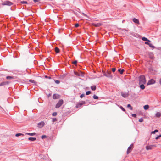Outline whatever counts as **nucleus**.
<instances>
[{
  "instance_id": "nucleus-11",
  "label": "nucleus",
  "mask_w": 161,
  "mask_h": 161,
  "mask_svg": "<svg viewBox=\"0 0 161 161\" xmlns=\"http://www.w3.org/2000/svg\"><path fill=\"white\" fill-rule=\"evenodd\" d=\"M92 25L95 27H98L102 25V24L101 23H98L97 24L93 23Z\"/></svg>"
},
{
  "instance_id": "nucleus-1",
  "label": "nucleus",
  "mask_w": 161,
  "mask_h": 161,
  "mask_svg": "<svg viewBox=\"0 0 161 161\" xmlns=\"http://www.w3.org/2000/svg\"><path fill=\"white\" fill-rule=\"evenodd\" d=\"M139 84H145L146 83V80L145 76L142 75L139 77Z\"/></svg>"
},
{
  "instance_id": "nucleus-33",
  "label": "nucleus",
  "mask_w": 161,
  "mask_h": 161,
  "mask_svg": "<svg viewBox=\"0 0 161 161\" xmlns=\"http://www.w3.org/2000/svg\"><path fill=\"white\" fill-rule=\"evenodd\" d=\"M91 93V92L90 91H88L86 92V95H89Z\"/></svg>"
},
{
  "instance_id": "nucleus-46",
  "label": "nucleus",
  "mask_w": 161,
  "mask_h": 161,
  "mask_svg": "<svg viewBox=\"0 0 161 161\" xmlns=\"http://www.w3.org/2000/svg\"><path fill=\"white\" fill-rule=\"evenodd\" d=\"M40 0H33L34 1V2H38Z\"/></svg>"
},
{
  "instance_id": "nucleus-36",
  "label": "nucleus",
  "mask_w": 161,
  "mask_h": 161,
  "mask_svg": "<svg viewBox=\"0 0 161 161\" xmlns=\"http://www.w3.org/2000/svg\"><path fill=\"white\" fill-rule=\"evenodd\" d=\"M115 70H116L115 68H113L112 69V70L113 72H115Z\"/></svg>"
},
{
  "instance_id": "nucleus-2",
  "label": "nucleus",
  "mask_w": 161,
  "mask_h": 161,
  "mask_svg": "<svg viewBox=\"0 0 161 161\" xmlns=\"http://www.w3.org/2000/svg\"><path fill=\"white\" fill-rule=\"evenodd\" d=\"M111 72L110 71H107L106 73L103 72V74L104 76L106 77L112 78V75L111 74Z\"/></svg>"
},
{
  "instance_id": "nucleus-13",
  "label": "nucleus",
  "mask_w": 161,
  "mask_h": 161,
  "mask_svg": "<svg viewBox=\"0 0 161 161\" xmlns=\"http://www.w3.org/2000/svg\"><path fill=\"white\" fill-rule=\"evenodd\" d=\"M133 21L136 23H137L139 25L140 24L139 20L137 19L134 18L133 19Z\"/></svg>"
},
{
  "instance_id": "nucleus-28",
  "label": "nucleus",
  "mask_w": 161,
  "mask_h": 161,
  "mask_svg": "<svg viewBox=\"0 0 161 161\" xmlns=\"http://www.w3.org/2000/svg\"><path fill=\"white\" fill-rule=\"evenodd\" d=\"M127 107L128 108L130 107V110H132V108L131 107V106L130 104H128Z\"/></svg>"
},
{
  "instance_id": "nucleus-3",
  "label": "nucleus",
  "mask_w": 161,
  "mask_h": 161,
  "mask_svg": "<svg viewBox=\"0 0 161 161\" xmlns=\"http://www.w3.org/2000/svg\"><path fill=\"white\" fill-rule=\"evenodd\" d=\"M63 103V100L62 99L60 100L58 103L56 105V108H58L60 107Z\"/></svg>"
},
{
  "instance_id": "nucleus-21",
  "label": "nucleus",
  "mask_w": 161,
  "mask_h": 161,
  "mask_svg": "<svg viewBox=\"0 0 161 161\" xmlns=\"http://www.w3.org/2000/svg\"><path fill=\"white\" fill-rule=\"evenodd\" d=\"M96 86H91V89L93 91H94L96 89Z\"/></svg>"
},
{
  "instance_id": "nucleus-39",
  "label": "nucleus",
  "mask_w": 161,
  "mask_h": 161,
  "mask_svg": "<svg viewBox=\"0 0 161 161\" xmlns=\"http://www.w3.org/2000/svg\"><path fill=\"white\" fill-rule=\"evenodd\" d=\"M79 26V25L78 24H76L75 25V27H77Z\"/></svg>"
},
{
  "instance_id": "nucleus-22",
  "label": "nucleus",
  "mask_w": 161,
  "mask_h": 161,
  "mask_svg": "<svg viewBox=\"0 0 161 161\" xmlns=\"http://www.w3.org/2000/svg\"><path fill=\"white\" fill-rule=\"evenodd\" d=\"M21 135L24 136V134L22 133H17L16 134L15 136L16 137H19Z\"/></svg>"
},
{
  "instance_id": "nucleus-20",
  "label": "nucleus",
  "mask_w": 161,
  "mask_h": 161,
  "mask_svg": "<svg viewBox=\"0 0 161 161\" xmlns=\"http://www.w3.org/2000/svg\"><path fill=\"white\" fill-rule=\"evenodd\" d=\"M118 71L120 72L121 74H122L123 73V72L124 71V70L123 69L121 70V69H119Z\"/></svg>"
},
{
  "instance_id": "nucleus-37",
  "label": "nucleus",
  "mask_w": 161,
  "mask_h": 161,
  "mask_svg": "<svg viewBox=\"0 0 161 161\" xmlns=\"http://www.w3.org/2000/svg\"><path fill=\"white\" fill-rule=\"evenodd\" d=\"M84 96H85L84 94H81V95H80V97L81 98H82Z\"/></svg>"
},
{
  "instance_id": "nucleus-12",
  "label": "nucleus",
  "mask_w": 161,
  "mask_h": 161,
  "mask_svg": "<svg viewBox=\"0 0 161 161\" xmlns=\"http://www.w3.org/2000/svg\"><path fill=\"white\" fill-rule=\"evenodd\" d=\"M154 146H155L154 145H150V146H146V149L147 150H151L152 149V147H154Z\"/></svg>"
},
{
  "instance_id": "nucleus-5",
  "label": "nucleus",
  "mask_w": 161,
  "mask_h": 161,
  "mask_svg": "<svg viewBox=\"0 0 161 161\" xmlns=\"http://www.w3.org/2000/svg\"><path fill=\"white\" fill-rule=\"evenodd\" d=\"M13 4V3L8 1H6L4 2L3 3L2 5H9L10 6Z\"/></svg>"
},
{
  "instance_id": "nucleus-26",
  "label": "nucleus",
  "mask_w": 161,
  "mask_h": 161,
  "mask_svg": "<svg viewBox=\"0 0 161 161\" xmlns=\"http://www.w3.org/2000/svg\"><path fill=\"white\" fill-rule=\"evenodd\" d=\"M93 98L94 99H97L98 98V97L96 95H94L93 96Z\"/></svg>"
},
{
  "instance_id": "nucleus-19",
  "label": "nucleus",
  "mask_w": 161,
  "mask_h": 161,
  "mask_svg": "<svg viewBox=\"0 0 161 161\" xmlns=\"http://www.w3.org/2000/svg\"><path fill=\"white\" fill-rule=\"evenodd\" d=\"M141 84L140 86V88H141V89H142V90H143L144 89L145 87V86H144L143 85V84Z\"/></svg>"
},
{
  "instance_id": "nucleus-23",
  "label": "nucleus",
  "mask_w": 161,
  "mask_h": 161,
  "mask_svg": "<svg viewBox=\"0 0 161 161\" xmlns=\"http://www.w3.org/2000/svg\"><path fill=\"white\" fill-rule=\"evenodd\" d=\"M26 134L30 136H34L36 134L35 133H26Z\"/></svg>"
},
{
  "instance_id": "nucleus-41",
  "label": "nucleus",
  "mask_w": 161,
  "mask_h": 161,
  "mask_svg": "<svg viewBox=\"0 0 161 161\" xmlns=\"http://www.w3.org/2000/svg\"><path fill=\"white\" fill-rule=\"evenodd\" d=\"M45 77L46 78H48V79H51V77L50 76H45Z\"/></svg>"
},
{
  "instance_id": "nucleus-35",
  "label": "nucleus",
  "mask_w": 161,
  "mask_h": 161,
  "mask_svg": "<svg viewBox=\"0 0 161 161\" xmlns=\"http://www.w3.org/2000/svg\"><path fill=\"white\" fill-rule=\"evenodd\" d=\"M55 82L57 84H59L60 83V81L58 80H56L55 81Z\"/></svg>"
},
{
  "instance_id": "nucleus-42",
  "label": "nucleus",
  "mask_w": 161,
  "mask_h": 161,
  "mask_svg": "<svg viewBox=\"0 0 161 161\" xmlns=\"http://www.w3.org/2000/svg\"><path fill=\"white\" fill-rule=\"evenodd\" d=\"M46 137V135H42V139H43L44 138H45Z\"/></svg>"
},
{
  "instance_id": "nucleus-29",
  "label": "nucleus",
  "mask_w": 161,
  "mask_h": 161,
  "mask_svg": "<svg viewBox=\"0 0 161 161\" xmlns=\"http://www.w3.org/2000/svg\"><path fill=\"white\" fill-rule=\"evenodd\" d=\"M158 130H155L154 131L152 132V134H155V132H158Z\"/></svg>"
},
{
  "instance_id": "nucleus-24",
  "label": "nucleus",
  "mask_w": 161,
  "mask_h": 161,
  "mask_svg": "<svg viewBox=\"0 0 161 161\" xmlns=\"http://www.w3.org/2000/svg\"><path fill=\"white\" fill-rule=\"evenodd\" d=\"M149 46L153 48H154L155 47L154 46H153L152 44L149 43V44L148 45Z\"/></svg>"
},
{
  "instance_id": "nucleus-49",
  "label": "nucleus",
  "mask_w": 161,
  "mask_h": 161,
  "mask_svg": "<svg viewBox=\"0 0 161 161\" xmlns=\"http://www.w3.org/2000/svg\"><path fill=\"white\" fill-rule=\"evenodd\" d=\"M158 138H159V137H158V136L156 137L155 138V139H158Z\"/></svg>"
},
{
  "instance_id": "nucleus-15",
  "label": "nucleus",
  "mask_w": 161,
  "mask_h": 161,
  "mask_svg": "<svg viewBox=\"0 0 161 161\" xmlns=\"http://www.w3.org/2000/svg\"><path fill=\"white\" fill-rule=\"evenodd\" d=\"M161 114L159 112H157L156 114V116L157 117H159L161 116Z\"/></svg>"
},
{
  "instance_id": "nucleus-30",
  "label": "nucleus",
  "mask_w": 161,
  "mask_h": 161,
  "mask_svg": "<svg viewBox=\"0 0 161 161\" xmlns=\"http://www.w3.org/2000/svg\"><path fill=\"white\" fill-rule=\"evenodd\" d=\"M21 3L22 4H27V2L25 1H22L21 2Z\"/></svg>"
},
{
  "instance_id": "nucleus-14",
  "label": "nucleus",
  "mask_w": 161,
  "mask_h": 161,
  "mask_svg": "<svg viewBox=\"0 0 161 161\" xmlns=\"http://www.w3.org/2000/svg\"><path fill=\"white\" fill-rule=\"evenodd\" d=\"M149 108V106L148 105H146L144 106V108L145 110H147Z\"/></svg>"
},
{
  "instance_id": "nucleus-9",
  "label": "nucleus",
  "mask_w": 161,
  "mask_h": 161,
  "mask_svg": "<svg viewBox=\"0 0 161 161\" xmlns=\"http://www.w3.org/2000/svg\"><path fill=\"white\" fill-rule=\"evenodd\" d=\"M60 96L58 94H54L53 96V99H58L60 98Z\"/></svg>"
},
{
  "instance_id": "nucleus-34",
  "label": "nucleus",
  "mask_w": 161,
  "mask_h": 161,
  "mask_svg": "<svg viewBox=\"0 0 161 161\" xmlns=\"http://www.w3.org/2000/svg\"><path fill=\"white\" fill-rule=\"evenodd\" d=\"M57 113L56 112H54L53 113L52 115L53 116H55L57 115Z\"/></svg>"
},
{
  "instance_id": "nucleus-25",
  "label": "nucleus",
  "mask_w": 161,
  "mask_h": 161,
  "mask_svg": "<svg viewBox=\"0 0 161 161\" xmlns=\"http://www.w3.org/2000/svg\"><path fill=\"white\" fill-rule=\"evenodd\" d=\"M6 78L7 79H9V80H10V79H13V77H12V76H7L6 77Z\"/></svg>"
},
{
  "instance_id": "nucleus-38",
  "label": "nucleus",
  "mask_w": 161,
  "mask_h": 161,
  "mask_svg": "<svg viewBox=\"0 0 161 161\" xmlns=\"http://www.w3.org/2000/svg\"><path fill=\"white\" fill-rule=\"evenodd\" d=\"M132 116L133 117H136V114H132Z\"/></svg>"
},
{
  "instance_id": "nucleus-8",
  "label": "nucleus",
  "mask_w": 161,
  "mask_h": 161,
  "mask_svg": "<svg viewBox=\"0 0 161 161\" xmlns=\"http://www.w3.org/2000/svg\"><path fill=\"white\" fill-rule=\"evenodd\" d=\"M155 83V81L153 79H151L149 80L147 83V85H151L154 84Z\"/></svg>"
},
{
  "instance_id": "nucleus-7",
  "label": "nucleus",
  "mask_w": 161,
  "mask_h": 161,
  "mask_svg": "<svg viewBox=\"0 0 161 161\" xmlns=\"http://www.w3.org/2000/svg\"><path fill=\"white\" fill-rule=\"evenodd\" d=\"M44 125V122L43 121H41L38 124V126L39 128H41L43 127Z\"/></svg>"
},
{
  "instance_id": "nucleus-50",
  "label": "nucleus",
  "mask_w": 161,
  "mask_h": 161,
  "mask_svg": "<svg viewBox=\"0 0 161 161\" xmlns=\"http://www.w3.org/2000/svg\"><path fill=\"white\" fill-rule=\"evenodd\" d=\"M158 136V137H159V138L160 137H161V135H160L159 136Z\"/></svg>"
},
{
  "instance_id": "nucleus-4",
  "label": "nucleus",
  "mask_w": 161,
  "mask_h": 161,
  "mask_svg": "<svg viewBox=\"0 0 161 161\" xmlns=\"http://www.w3.org/2000/svg\"><path fill=\"white\" fill-rule=\"evenodd\" d=\"M86 103L85 101H82L81 102L77 103L76 106V107L77 108L81 107L83 104H85Z\"/></svg>"
},
{
  "instance_id": "nucleus-32",
  "label": "nucleus",
  "mask_w": 161,
  "mask_h": 161,
  "mask_svg": "<svg viewBox=\"0 0 161 161\" xmlns=\"http://www.w3.org/2000/svg\"><path fill=\"white\" fill-rule=\"evenodd\" d=\"M77 60H75L74 61L72 62V63L75 65H76L77 64Z\"/></svg>"
},
{
  "instance_id": "nucleus-18",
  "label": "nucleus",
  "mask_w": 161,
  "mask_h": 161,
  "mask_svg": "<svg viewBox=\"0 0 161 161\" xmlns=\"http://www.w3.org/2000/svg\"><path fill=\"white\" fill-rule=\"evenodd\" d=\"M142 40L144 41H147L149 42H150V41L148 40L147 38L145 37H143L142 38Z\"/></svg>"
},
{
  "instance_id": "nucleus-17",
  "label": "nucleus",
  "mask_w": 161,
  "mask_h": 161,
  "mask_svg": "<svg viewBox=\"0 0 161 161\" xmlns=\"http://www.w3.org/2000/svg\"><path fill=\"white\" fill-rule=\"evenodd\" d=\"M28 140L30 141H34L36 140V138L35 137H29Z\"/></svg>"
},
{
  "instance_id": "nucleus-10",
  "label": "nucleus",
  "mask_w": 161,
  "mask_h": 161,
  "mask_svg": "<svg viewBox=\"0 0 161 161\" xmlns=\"http://www.w3.org/2000/svg\"><path fill=\"white\" fill-rule=\"evenodd\" d=\"M121 95L124 97H126L129 96V94L128 93L122 92Z\"/></svg>"
},
{
  "instance_id": "nucleus-6",
  "label": "nucleus",
  "mask_w": 161,
  "mask_h": 161,
  "mask_svg": "<svg viewBox=\"0 0 161 161\" xmlns=\"http://www.w3.org/2000/svg\"><path fill=\"white\" fill-rule=\"evenodd\" d=\"M133 148V146L132 144H131L128 148L127 151V154L130 153L132 150V149Z\"/></svg>"
},
{
  "instance_id": "nucleus-40",
  "label": "nucleus",
  "mask_w": 161,
  "mask_h": 161,
  "mask_svg": "<svg viewBox=\"0 0 161 161\" xmlns=\"http://www.w3.org/2000/svg\"><path fill=\"white\" fill-rule=\"evenodd\" d=\"M120 108L123 111H125V109L123 107L121 106Z\"/></svg>"
},
{
  "instance_id": "nucleus-48",
  "label": "nucleus",
  "mask_w": 161,
  "mask_h": 161,
  "mask_svg": "<svg viewBox=\"0 0 161 161\" xmlns=\"http://www.w3.org/2000/svg\"><path fill=\"white\" fill-rule=\"evenodd\" d=\"M159 82L160 84L161 85V78L159 80Z\"/></svg>"
},
{
  "instance_id": "nucleus-44",
  "label": "nucleus",
  "mask_w": 161,
  "mask_h": 161,
  "mask_svg": "<svg viewBox=\"0 0 161 161\" xmlns=\"http://www.w3.org/2000/svg\"><path fill=\"white\" fill-rule=\"evenodd\" d=\"M4 85H5V83L4 82L0 84V86H2Z\"/></svg>"
},
{
  "instance_id": "nucleus-31",
  "label": "nucleus",
  "mask_w": 161,
  "mask_h": 161,
  "mask_svg": "<svg viewBox=\"0 0 161 161\" xmlns=\"http://www.w3.org/2000/svg\"><path fill=\"white\" fill-rule=\"evenodd\" d=\"M143 121V119L142 118H141L139 120V121L140 122H142Z\"/></svg>"
},
{
  "instance_id": "nucleus-47",
  "label": "nucleus",
  "mask_w": 161,
  "mask_h": 161,
  "mask_svg": "<svg viewBox=\"0 0 161 161\" xmlns=\"http://www.w3.org/2000/svg\"><path fill=\"white\" fill-rule=\"evenodd\" d=\"M75 74L79 76L80 75L78 74V73L77 72H75Z\"/></svg>"
},
{
  "instance_id": "nucleus-43",
  "label": "nucleus",
  "mask_w": 161,
  "mask_h": 161,
  "mask_svg": "<svg viewBox=\"0 0 161 161\" xmlns=\"http://www.w3.org/2000/svg\"><path fill=\"white\" fill-rule=\"evenodd\" d=\"M57 121V119H56V118H53V122H55Z\"/></svg>"
},
{
  "instance_id": "nucleus-45",
  "label": "nucleus",
  "mask_w": 161,
  "mask_h": 161,
  "mask_svg": "<svg viewBox=\"0 0 161 161\" xmlns=\"http://www.w3.org/2000/svg\"><path fill=\"white\" fill-rule=\"evenodd\" d=\"M145 43L146 44H147V45H149V43L148 42H145Z\"/></svg>"
},
{
  "instance_id": "nucleus-27",
  "label": "nucleus",
  "mask_w": 161,
  "mask_h": 161,
  "mask_svg": "<svg viewBox=\"0 0 161 161\" xmlns=\"http://www.w3.org/2000/svg\"><path fill=\"white\" fill-rule=\"evenodd\" d=\"M29 81L30 82L33 83H35L36 82L33 80H30Z\"/></svg>"
},
{
  "instance_id": "nucleus-16",
  "label": "nucleus",
  "mask_w": 161,
  "mask_h": 161,
  "mask_svg": "<svg viewBox=\"0 0 161 161\" xmlns=\"http://www.w3.org/2000/svg\"><path fill=\"white\" fill-rule=\"evenodd\" d=\"M55 52L57 53H59V49L58 47H56L55 48Z\"/></svg>"
},
{
  "instance_id": "nucleus-51",
  "label": "nucleus",
  "mask_w": 161,
  "mask_h": 161,
  "mask_svg": "<svg viewBox=\"0 0 161 161\" xmlns=\"http://www.w3.org/2000/svg\"><path fill=\"white\" fill-rule=\"evenodd\" d=\"M83 14L84 15H85V16H86V14Z\"/></svg>"
}]
</instances>
